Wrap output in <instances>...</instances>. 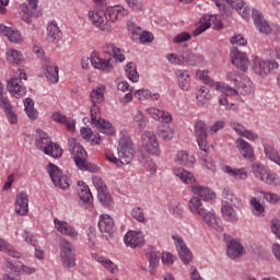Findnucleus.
Instances as JSON below:
<instances>
[{
	"mask_svg": "<svg viewBox=\"0 0 280 280\" xmlns=\"http://www.w3.org/2000/svg\"><path fill=\"white\" fill-rule=\"evenodd\" d=\"M36 8H38V0H26V2L20 4V14H23L22 21L32 23V16H34Z\"/></svg>",
	"mask_w": 280,
	"mask_h": 280,
	"instance_id": "nucleus-19",
	"label": "nucleus"
},
{
	"mask_svg": "<svg viewBox=\"0 0 280 280\" xmlns=\"http://www.w3.org/2000/svg\"><path fill=\"white\" fill-rule=\"evenodd\" d=\"M60 259L63 268H75V254L73 244L67 240L60 242Z\"/></svg>",
	"mask_w": 280,
	"mask_h": 280,
	"instance_id": "nucleus-10",
	"label": "nucleus"
},
{
	"mask_svg": "<svg viewBox=\"0 0 280 280\" xmlns=\"http://www.w3.org/2000/svg\"><path fill=\"white\" fill-rule=\"evenodd\" d=\"M18 71L19 78H13L8 82V90L13 97L21 98L27 93V90L25 89V85H23L22 81L27 80V73L23 69H18Z\"/></svg>",
	"mask_w": 280,
	"mask_h": 280,
	"instance_id": "nucleus-8",
	"label": "nucleus"
},
{
	"mask_svg": "<svg viewBox=\"0 0 280 280\" xmlns=\"http://www.w3.org/2000/svg\"><path fill=\"white\" fill-rule=\"evenodd\" d=\"M130 11L124 9V7H108L105 12L90 11L88 16L95 27H98L101 32H113V23L117 21L119 16H128Z\"/></svg>",
	"mask_w": 280,
	"mask_h": 280,
	"instance_id": "nucleus-1",
	"label": "nucleus"
},
{
	"mask_svg": "<svg viewBox=\"0 0 280 280\" xmlns=\"http://www.w3.org/2000/svg\"><path fill=\"white\" fill-rule=\"evenodd\" d=\"M125 72L128 80H130L131 82H139V72H137V66L135 65V62L127 63V66L125 67Z\"/></svg>",
	"mask_w": 280,
	"mask_h": 280,
	"instance_id": "nucleus-42",
	"label": "nucleus"
},
{
	"mask_svg": "<svg viewBox=\"0 0 280 280\" xmlns=\"http://www.w3.org/2000/svg\"><path fill=\"white\" fill-rule=\"evenodd\" d=\"M260 194L264 196L265 200H267V202H270V205H277V202H279L280 198L277 196V194H272V192H266L260 190Z\"/></svg>",
	"mask_w": 280,
	"mask_h": 280,
	"instance_id": "nucleus-59",
	"label": "nucleus"
},
{
	"mask_svg": "<svg viewBox=\"0 0 280 280\" xmlns=\"http://www.w3.org/2000/svg\"><path fill=\"white\" fill-rule=\"evenodd\" d=\"M187 40H191V34H189V32H182L173 38V43L176 45H180V43H187Z\"/></svg>",
	"mask_w": 280,
	"mask_h": 280,
	"instance_id": "nucleus-54",
	"label": "nucleus"
},
{
	"mask_svg": "<svg viewBox=\"0 0 280 280\" xmlns=\"http://www.w3.org/2000/svg\"><path fill=\"white\" fill-rule=\"evenodd\" d=\"M236 85H238V91L242 95H250V93H253V82H250V80L238 82Z\"/></svg>",
	"mask_w": 280,
	"mask_h": 280,
	"instance_id": "nucleus-49",
	"label": "nucleus"
},
{
	"mask_svg": "<svg viewBox=\"0 0 280 280\" xmlns=\"http://www.w3.org/2000/svg\"><path fill=\"white\" fill-rule=\"evenodd\" d=\"M0 34L7 36L10 43H21V32H19V30H14L10 26H5L4 24H0Z\"/></svg>",
	"mask_w": 280,
	"mask_h": 280,
	"instance_id": "nucleus-30",
	"label": "nucleus"
},
{
	"mask_svg": "<svg viewBox=\"0 0 280 280\" xmlns=\"http://www.w3.org/2000/svg\"><path fill=\"white\" fill-rule=\"evenodd\" d=\"M98 229L105 240H110L115 234V221L108 214H102L98 220Z\"/></svg>",
	"mask_w": 280,
	"mask_h": 280,
	"instance_id": "nucleus-15",
	"label": "nucleus"
},
{
	"mask_svg": "<svg viewBox=\"0 0 280 280\" xmlns=\"http://www.w3.org/2000/svg\"><path fill=\"white\" fill-rule=\"evenodd\" d=\"M252 19L254 21L256 30H258L260 34L268 35L272 32L270 24H268V21H266V18H264L261 11L254 9L252 11Z\"/></svg>",
	"mask_w": 280,
	"mask_h": 280,
	"instance_id": "nucleus-17",
	"label": "nucleus"
},
{
	"mask_svg": "<svg viewBox=\"0 0 280 280\" xmlns=\"http://www.w3.org/2000/svg\"><path fill=\"white\" fill-rule=\"evenodd\" d=\"M194 133L197 139L199 149L202 152H209V143L207 142V122H205V120H197L195 122Z\"/></svg>",
	"mask_w": 280,
	"mask_h": 280,
	"instance_id": "nucleus-11",
	"label": "nucleus"
},
{
	"mask_svg": "<svg viewBox=\"0 0 280 280\" xmlns=\"http://www.w3.org/2000/svg\"><path fill=\"white\" fill-rule=\"evenodd\" d=\"M248 42L242 35H235L231 38V44L235 47H244Z\"/></svg>",
	"mask_w": 280,
	"mask_h": 280,
	"instance_id": "nucleus-61",
	"label": "nucleus"
},
{
	"mask_svg": "<svg viewBox=\"0 0 280 280\" xmlns=\"http://www.w3.org/2000/svg\"><path fill=\"white\" fill-rule=\"evenodd\" d=\"M60 38H62V32L58 26V22L51 21L47 25V40L48 43H59Z\"/></svg>",
	"mask_w": 280,
	"mask_h": 280,
	"instance_id": "nucleus-27",
	"label": "nucleus"
},
{
	"mask_svg": "<svg viewBox=\"0 0 280 280\" xmlns=\"http://www.w3.org/2000/svg\"><path fill=\"white\" fill-rule=\"evenodd\" d=\"M72 156L77 167H79L82 172H91L92 174L100 172V167L97 165L86 161V150H84V148L78 147Z\"/></svg>",
	"mask_w": 280,
	"mask_h": 280,
	"instance_id": "nucleus-9",
	"label": "nucleus"
},
{
	"mask_svg": "<svg viewBox=\"0 0 280 280\" xmlns=\"http://www.w3.org/2000/svg\"><path fill=\"white\" fill-rule=\"evenodd\" d=\"M117 152L121 165H130V163H132V159H135L137 151L135 150V144L132 143L130 136H128V132L126 131L120 132Z\"/></svg>",
	"mask_w": 280,
	"mask_h": 280,
	"instance_id": "nucleus-6",
	"label": "nucleus"
},
{
	"mask_svg": "<svg viewBox=\"0 0 280 280\" xmlns=\"http://www.w3.org/2000/svg\"><path fill=\"white\" fill-rule=\"evenodd\" d=\"M136 100L140 102H145V100H152V102H159L161 94L152 93L149 89H140L135 92Z\"/></svg>",
	"mask_w": 280,
	"mask_h": 280,
	"instance_id": "nucleus-32",
	"label": "nucleus"
},
{
	"mask_svg": "<svg viewBox=\"0 0 280 280\" xmlns=\"http://www.w3.org/2000/svg\"><path fill=\"white\" fill-rule=\"evenodd\" d=\"M222 198L223 202H225V207H242V199L233 194L229 187L222 188Z\"/></svg>",
	"mask_w": 280,
	"mask_h": 280,
	"instance_id": "nucleus-26",
	"label": "nucleus"
},
{
	"mask_svg": "<svg viewBox=\"0 0 280 280\" xmlns=\"http://www.w3.org/2000/svg\"><path fill=\"white\" fill-rule=\"evenodd\" d=\"M0 250L2 253H7L9 257L21 259V254L16 249H14V247L10 245V243L3 241V238H0Z\"/></svg>",
	"mask_w": 280,
	"mask_h": 280,
	"instance_id": "nucleus-38",
	"label": "nucleus"
},
{
	"mask_svg": "<svg viewBox=\"0 0 280 280\" xmlns=\"http://www.w3.org/2000/svg\"><path fill=\"white\" fill-rule=\"evenodd\" d=\"M97 198L101 202V205H104V207H108L110 202H113V198L110 197V194L108 192V188H103L102 190H97Z\"/></svg>",
	"mask_w": 280,
	"mask_h": 280,
	"instance_id": "nucleus-47",
	"label": "nucleus"
},
{
	"mask_svg": "<svg viewBox=\"0 0 280 280\" xmlns=\"http://www.w3.org/2000/svg\"><path fill=\"white\" fill-rule=\"evenodd\" d=\"M24 108H25L26 115L30 117V119L38 118V112L36 109H34V100L25 98L24 100Z\"/></svg>",
	"mask_w": 280,
	"mask_h": 280,
	"instance_id": "nucleus-43",
	"label": "nucleus"
},
{
	"mask_svg": "<svg viewBox=\"0 0 280 280\" xmlns=\"http://www.w3.org/2000/svg\"><path fill=\"white\" fill-rule=\"evenodd\" d=\"M244 246H242V243L240 241L233 238L226 244V255L230 257V259H238V257H242L244 255Z\"/></svg>",
	"mask_w": 280,
	"mask_h": 280,
	"instance_id": "nucleus-23",
	"label": "nucleus"
},
{
	"mask_svg": "<svg viewBox=\"0 0 280 280\" xmlns=\"http://www.w3.org/2000/svg\"><path fill=\"white\" fill-rule=\"evenodd\" d=\"M198 106H205L211 100V93L207 86H201L196 94Z\"/></svg>",
	"mask_w": 280,
	"mask_h": 280,
	"instance_id": "nucleus-39",
	"label": "nucleus"
},
{
	"mask_svg": "<svg viewBox=\"0 0 280 280\" xmlns=\"http://www.w3.org/2000/svg\"><path fill=\"white\" fill-rule=\"evenodd\" d=\"M249 206L253 215H255L256 218H266V207L259 202V199H257V197L250 198Z\"/></svg>",
	"mask_w": 280,
	"mask_h": 280,
	"instance_id": "nucleus-33",
	"label": "nucleus"
},
{
	"mask_svg": "<svg viewBox=\"0 0 280 280\" xmlns=\"http://www.w3.org/2000/svg\"><path fill=\"white\" fill-rule=\"evenodd\" d=\"M27 211H30V198L27 194L21 192L16 196L15 212L18 215H26Z\"/></svg>",
	"mask_w": 280,
	"mask_h": 280,
	"instance_id": "nucleus-25",
	"label": "nucleus"
},
{
	"mask_svg": "<svg viewBox=\"0 0 280 280\" xmlns=\"http://www.w3.org/2000/svg\"><path fill=\"white\" fill-rule=\"evenodd\" d=\"M197 80H200L203 82V84H209V86H213V80L209 78V71L208 70H198L196 72Z\"/></svg>",
	"mask_w": 280,
	"mask_h": 280,
	"instance_id": "nucleus-50",
	"label": "nucleus"
},
{
	"mask_svg": "<svg viewBox=\"0 0 280 280\" xmlns=\"http://www.w3.org/2000/svg\"><path fill=\"white\" fill-rule=\"evenodd\" d=\"M188 207L195 215H199L202 219L205 224L211 229H214V231L218 233H222V231H224V228L222 226V219L215 215L213 210H207L206 208H202V201L200 200V197H191Z\"/></svg>",
	"mask_w": 280,
	"mask_h": 280,
	"instance_id": "nucleus-3",
	"label": "nucleus"
},
{
	"mask_svg": "<svg viewBox=\"0 0 280 280\" xmlns=\"http://www.w3.org/2000/svg\"><path fill=\"white\" fill-rule=\"evenodd\" d=\"M267 172L268 168H266V166L259 162H256L252 165V174H254L255 178L258 180H261Z\"/></svg>",
	"mask_w": 280,
	"mask_h": 280,
	"instance_id": "nucleus-44",
	"label": "nucleus"
},
{
	"mask_svg": "<svg viewBox=\"0 0 280 280\" xmlns=\"http://www.w3.org/2000/svg\"><path fill=\"white\" fill-rule=\"evenodd\" d=\"M165 58L171 65H185V57L178 56L177 54H167Z\"/></svg>",
	"mask_w": 280,
	"mask_h": 280,
	"instance_id": "nucleus-53",
	"label": "nucleus"
},
{
	"mask_svg": "<svg viewBox=\"0 0 280 280\" xmlns=\"http://www.w3.org/2000/svg\"><path fill=\"white\" fill-rule=\"evenodd\" d=\"M264 152L269 161H272L276 164L279 162V153L277 152V150H275V147H272V144H265Z\"/></svg>",
	"mask_w": 280,
	"mask_h": 280,
	"instance_id": "nucleus-46",
	"label": "nucleus"
},
{
	"mask_svg": "<svg viewBox=\"0 0 280 280\" xmlns=\"http://www.w3.org/2000/svg\"><path fill=\"white\" fill-rule=\"evenodd\" d=\"M160 118H158V121L161 124H172V114L170 112H165L163 109H160Z\"/></svg>",
	"mask_w": 280,
	"mask_h": 280,
	"instance_id": "nucleus-60",
	"label": "nucleus"
},
{
	"mask_svg": "<svg viewBox=\"0 0 280 280\" xmlns=\"http://www.w3.org/2000/svg\"><path fill=\"white\" fill-rule=\"evenodd\" d=\"M173 174L182 179V183H185L186 185L190 186V191L195 194V196H199L202 200L206 202H209V200H215V192L211 190V188L195 184L196 177H194V174H191L189 171L185 168H175L173 170Z\"/></svg>",
	"mask_w": 280,
	"mask_h": 280,
	"instance_id": "nucleus-4",
	"label": "nucleus"
},
{
	"mask_svg": "<svg viewBox=\"0 0 280 280\" xmlns=\"http://www.w3.org/2000/svg\"><path fill=\"white\" fill-rule=\"evenodd\" d=\"M225 126H226V121L217 120L213 125H211L209 127V130H210L211 135H218V132H220V130H224Z\"/></svg>",
	"mask_w": 280,
	"mask_h": 280,
	"instance_id": "nucleus-56",
	"label": "nucleus"
},
{
	"mask_svg": "<svg viewBox=\"0 0 280 280\" xmlns=\"http://www.w3.org/2000/svg\"><path fill=\"white\" fill-rule=\"evenodd\" d=\"M177 84L182 91H187L191 88V77L187 70H176Z\"/></svg>",
	"mask_w": 280,
	"mask_h": 280,
	"instance_id": "nucleus-29",
	"label": "nucleus"
},
{
	"mask_svg": "<svg viewBox=\"0 0 280 280\" xmlns=\"http://www.w3.org/2000/svg\"><path fill=\"white\" fill-rule=\"evenodd\" d=\"M117 50V47L114 44L107 43L103 46V54L105 56V59L100 58L97 55H92L90 57V62L94 69H98V71H105V73H110L113 71V63H110V60H113V56L115 51Z\"/></svg>",
	"mask_w": 280,
	"mask_h": 280,
	"instance_id": "nucleus-5",
	"label": "nucleus"
},
{
	"mask_svg": "<svg viewBox=\"0 0 280 280\" xmlns=\"http://www.w3.org/2000/svg\"><path fill=\"white\" fill-rule=\"evenodd\" d=\"M131 217L137 222H145V213L143 212V208L136 207L131 210Z\"/></svg>",
	"mask_w": 280,
	"mask_h": 280,
	"instance_id": "nucleus-52",
	"label": "nucleus"
},
{
	"mask_svg": "<svg viewBox=\"0 0 280 280\" xmlns=\"http://www.w3.org/2000/svg\"><path fill=\"white\" fill-rule=\"evenodd\" d=\"M46 172L49 174L55 187H59V189H69L71 186V179H69L67 175L62 174V170L54 163H49L46 166Z\"/></svg>",
	"mask_w": 280,
	"mask_h": 280,
	"instance_id": "nucleus-7",
	"label": "nucleus"
},
{
	"mask_svg": "<svg viewBox=\"0 0 280 280\" xmlns=\"http://www.w3.org/2000/svg\"><path fill=\"white\" fill-rule=\"evenodd\" d=\"M125 2L133 12H141L143 10V4L139 0H125Z\"/></svg>",
	"mask_w": 280,
	"mask_h": 280,
	"instance_id": "nucleus-58",
	"label": "nucleus"
},
{
	"mask_svg": "<svg viewBox=\"0 0 280 280\" xmlns=\"http://www.w3.org/2000/svg\"><path fill=\"white\" fill-rule=\"evenodd\" d=\"M78 196L83 202V205H92L93 202V194H91V188L89 185H85L84 182H78Z\"/></svg>",
	"mask_w": 280,
	"mask_h": 280,
	"instance_id": "nucleus-28",
	"label": "nucleus"
},
{
	"mask_svg": "<svg viewBox=\"0 0 280 280\" xmlns=\"http://www.w3.org/2000/svg\"><path fill=\"white\" fill-rule=\"evenodd\" d=\"M54 224L55 229H57V231L61 233V235H68V237H71L72 240H75V237H78V230H75L73 225L67 223V221L54 219Z\"/></svg>",
	"mask_w": 280,
	"mask_h": 280,
	"instance_id": "nucleus-21",
	"label": "nucleus"
},
{
	"mask_svg": "<svg viewBox=\"0 0 280 280\" xmlns=\"http://www.w3.org/2000/svg\"><path fill=\"white\" fill-rule=\"evenodd\" d=\"M174 161L176 165H184L185 167H194L196 165V156L187 151H178L175 154Z\"/></svg>",
	"mask_w": 280,
	"mask_h": 280,
	"instance_id": "nucleus-24",
	"label": "nucleus"
},
{
	"mask_svg": "<svg viewBox=\"0 0 280 280\" xmlns=\"http://www.w3.org/2000/svg\"><path fill=\"white\" fill-rule=\"evenodd\" d=\"M124 242L129 248H139L145 244L143 232L129 231L125 234Z\"/></svg>",
	"mask_w": 280,
	"mask_h": 280,
	"instance_id": "nucleus-18",
	"label": "nucleus"
},
{
	"mask_svg": "<svg viewBox=\"0 0 280 280\" xmlns=\"http://www.w3.org/2000/svg\"><path fill=\"white\" fill-rule=\"evenodd\" d=\"M141 139L142 145L148 154H152V156H159L161 154V148L159 147V141L156 140V135H154V132L144 131Z\"/></svg>",
	"mask_w": 280,
	"mask_h": 280,
	"instance_id": "nucleus-13",
	"label": "nucleus"
},
{
	"mask_svg": "<svg viewBox=\"0 0 280 280\" xmlns=\"http://www.w3.org/2000/svg\"><path fill=\"white\" fill-rule=\"evenodd\" d=\"M15 266L22 270L24 275H36L37 269L35 267H30L21 261L15 262Z\"/></svg>",
	"mask_w": 280,
	"mask_h": 280,
	"instance_id": "nucleus-57",
	"label": "nucleus"
},
{
	"mask_svg": "<svg viewBox=\"0 0 280 280\" xmlns=\"http://www.w3.org/2000/svg\"><path fill=\"white\" fill-rule=\"evenodd\" d=\"M231 62L236 69H240V71L248 70V57L237 48H233L231 51Z\"/></svg>",
	"mask_w": 280,
	"mask_h": 280,
	"instance_id": "nucleus-20",
	"label": "nucleus"
},
{
	"mask_svg": "<svg viewBox=\"0 0 280 280\" xmlns=\"http://www.w3.org/2000/svg\"><path fill=\"white\" fill-rule=\"evenodd\" d=\"M42 67L44 69V75L47 78V80L52 84H56L60 78L58 75V66L51 62L49 58L43 57Z\"/></svg>",
	"mask_w": 280,
	"mask_h": 280,
	"instance_id": "nucleus-16",
	"label": "nucleus"
},
{
	"mask_svg": "<svg viewBox=\"0 0 280 280\" xmlns=\"http://www.w3.org/2000/svg\"><path fill=\"white\" fill-rule=\"evenodd\" d=\"M213 21H215V15H205L203 18H201L200 23L203 26V30H209Z\"/></svg>",
	"mask_w": 280,
	"mask_h": 280,
	"instance_id": "nucleus-62",
	"label": "nucleus"
},
{
	"mask_svg": "<svg viewBox=\"0 0 280 280\" xmlns=\"http://www.w3.org/2000/svg\"><path fill=\"white\" fill-rule=\"evenodd\" d=\"M252 69L257 75H268L270 71L279 69V63L277 61L261 60L259 57H254Z\"/></svg>",
	"mask_w": 280,
	"mask_h": 280,
	"instance_id": "nucleus-12",
	"label": "nucleus"
},
{
	"mask_svg": "<svg viewBox=\"0 0 280 280\" xmlns=\"http://www.w3.org/2000/svg\"><path fill=\"white\" fill-rule=\"evenodd\" d=\"M96 261L98 264H102V266L105 267L106 270H108V272H110V275H117V272L119 271V269L117 268L115 262L112 261L110 259H107L104 256H97Z\"/></svg>",
	"mask_w": 280,
	"mask_h": 280,
	"instance_id": "nucleus-40",
	"label": "nucleus"
},
{
	"mask_svg": "<svg viewBox=\"0 0 280 280\" xmlns=\"http://www.w3.org/2000/svg\"><path fill=\"white\" fill-rule=\"evenodd\" d=\"M7 60L11 65L21 67V65H23V54L16 49H10L9 51H7Z\"/></svg>",
	"mask_w": 280,
	"mask_h": 280,
	"instance_id": "nucleus-36",
	"label": "nucleus"
},
{
	"mask_svg": "<svg viewBox=\"0 0 280 280\" xmlns=\"http://www.w3.org/2000/svg\"><path fill=\"white\" fill-rule=\"evenodd\" d=\"M172 240H174V244L178 253L179 259L183 261V264H189L191 259H194V254H191V250L189 249V247H187V244H185L183 237L178 234H174L172 235Z\"/></svg>",
	"mask_w": 280,
	"mask_h": 280,
	"instance_id": "nucleus-14",
	"label": "nucleus"
},
{
	"mask_svg": "<svg viewBox=\"0 0 280 280\" xmlns=\"http://www.w3.org/2000/svg\"><path fill=\"white\" fill-rule=\"evenodd\" d=\"M133 121L136 124V126H138V128H140L141 130H143V128H145L147 126V121H145V117L143 116V112L141 110H137L133 115Z\"/></svg>",
	"mask_w": 280,
	"mask_h": 280,
	"instance_id": "nucleus-51",
	"label": "nucleus"
},
{
	"mask_svg": "<svg viewBox=\"0 0 280 280\" xmlns=\"http://www.w3.org/2000/svg\"><path fill=\"white\" fill-rule=\"evenodd\" d=\"M270 229H271V232L273 233V235H276V237H278V240H280V221H279V219L271 220Z\"/></svg>",
	"mask_w": 280,
	"mask_h": 280,
	"instance_id": "nucleus-63",
	"label": "nucleus"
},
{
	"mask_svg": "<svg viewBox=\"0 0 280 280\" xmlns=\"http://www.w3.org/2000/svg\"><path fill=\"white\" fill-rule=\"evenodd\" d=\"M260 180H261V183H265L266 185H273L275 187L280 185L279 176H277L276 173L270 172V171H267Z\"/></svg>",
	"mask_w": 280,
	"mask_h": 280,
	"instance_id": "nucleus-45",
	"label": "nucleus"
},
{
	"mask_svg": "<svg viewBox=\"0 0 280 280\" xmlns=\"http://www.w3.org/2000/svg\"><path fill=\"white\" fill-rule=\"evenodd\" d=\"M223 172L231 176L232 178H235V180H246L248 178V173L244 167L242 168H235L229 165L223 166Z\"/></svg>",
	"mask_w": 280,
	"mask_h": 280,
	"instance_id": "nucleus-31",
	"label": "nucleus"
},
{
	"mask_svg": "<svg viewBox=\"0 0 280 280\" xmlns=\"http://www.w3.org/2000/svg\"><path fill=\"white\" fill-rule=\"evenodd\" d=\"M158 135L160 139H163V141H172L174 139V128L170 126H161L159 127Z\"/></svg>",
	"mask_w": 280,
	"mask_h": 280,
	"instance_id": "nucleus-41",
	"label": "nucleus"
},
{
	"mask_svg": "<svg viewBox=\"0 0 280 280\" xmlns=\"http://www.w3.org/2000/svg\"><path fill=\"white\" fill-rule=\"evenodd\" d=\"M93 180V185L96 188L97 191H101L102 189H106V183H104V179H102V177L100 176H94L92 178Z\"/></svg>",
	"mask_w": 280,
	"mask_h": 280,
	"instance_id": "nucleus-64",
	"label": "nucleus"
},
{
	"mask_svg": "<svg viewBox=\"0 0 280 280\" xmlns=\"http://www.w3.org/2000/svg\"><path fill=\"white\" fill-rule=\"evenodd\" d=\"M215 89L223 93V95H228L229 97H232L233 95H237V90L231 88L230 85L225 83H215Z\"/></svg>",
	"mask_w": 280,
	"mask_h": 280,
	"instance_id": "nucleus-48",
	"label": "nucleus"
},
{
	"mask_svg": "<svg viewBox=\"0 0 280 280\" xmlns=\"http://www.w3.org/2000/svg\"><path fill=\"white\" fill-rule=\"evenodd\" d=\"M235 145L243 159H248V161H253L255 159V149H253V145H250L246 140L238 138L235 140Z\"/></svg>",
	"mask_w": 280,
	"mask_h": 280,
	"instance_id": "nucleus-22",
	"label": "nucleus"
},
{
	"mask_svg": "<svg viewBox=\"0 0 280 280\" xmlns=\"http://www.w3.org/2000/svg\"><path fill=\"white\" fill-rule=\"evenodd\" d=\"M22 237L26 244H30L31 246H38V241L36 240V236L32 234V232L24 231L22 233Z\"/></svg>",
	"mask_w": 280,
	"mask_h": 280,
	"instance_id": "nucleus-55",
	"label": "nucleus"
},
{
	"mask_svg": "<svg viewBox=\"0 0 280 280\" xmlns=\"http://www.w3.org/2000/svg\"><path fill=\"white\" fill-rule=\"evenodd\" d=\"M43 152L44 154H47L52 159H60V156H62V148H60V145L51 141L48 142V144L45 147V150Z\"/></svg>",
	"mask_w": 280,
	"mask_h": 280,
	"instance_id": "nucleus-35",
	"label": "nucleus"
},
{
	"mask_svg": "<svg viewBox=\"0 0 280 280\" xmlns=\"http://www.w3.org/2000/svg\"><path fill=\"white\" fill-rule=\"evenodd\" d=\"M145 257L151 268H156V266H159V261L161 260V252L156 250L154 247H151L147 250Z\"/></svg>",
	"mask_w": 280,
	"mask_h": 280,
	"instance_id": "nucleus-37",
	"label": "nucleus"
},
{
	"mask_svg": "<svg viewBox=\"0 0 280 280\" xmlns=\"http://www.w3.org/2000/svg\"><path fill=\"white\" fill-rule=\"evenodd\" d=\"M221 213L223 220L230 224H237V212L231 206H222Z\"/></svg>",
	"mask_w": 280,
	"mask_h": 280,
	"instance_id": "nucleus-34",
	"label": "nucleus"
},
{
	"mask_svg": "<svg viewBox=\"0 0 280 280\" xmlns=\"http://www.w3.org/2000/svg\"><path fill=\"white\" fill-rule=\"evenodd\" d=\"M104 93H106L105 85H98L90 92V100L92 102L91 122L104 135H115V128H113V125L100 117V106L97 104H103Z\"/></svg>",
	"mask_w": 280,
	"mask_h": 280,
	"instance_id": "nucleus-2",
	"label": "nucleus"
}]
</instances>
